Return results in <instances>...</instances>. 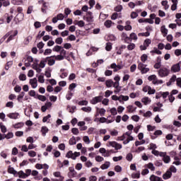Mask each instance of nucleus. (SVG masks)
Returning <instances> with one entry per match:
<instances>
[{"instance_id":"f257e3e1","label":"nucleus","mask_w":181,"mask_h":181,"mask_svg":"<svg viewBox=\"0 0 181 181\" xmlns=\"http://www.w3.org/2000/svg\"><path fill=\"white\" fill-rule=\"evenodd\" d=\"M148 81H152L154 85L163 84V81L162 79L158 80L156 75H151L148 77Z\"/></svg>"},{"instance_id":"f03ea898","label":"nucleus","mask_w":181,"mask_h":181,"mask_svg":"<svg viewBox=\"0 0 181 181\" xmlns=\"http://www.w3.org/2000/svg\"><path fill=\"white\" fill-rule=\"evenodd\" d=\"M169 73H170V70L168 69V68H160L158 70V76L160 77H167V76H169Z\"/></svg>"},{"instance_id":"7ed1b4c3","label":"nucleus","mask_w":181,"mask_h":181,"mask_svg":"<svg viewBox=\"0 0 181 181\" xmlns=\"http://www.w3.org/2000/svg\"><path fill=\"white\" fill-rule=\"evenodd\" d=\"M83 21H86L88 23L94 22V16H93V13L91 11H87L86 16H83Z\"/></svg>"},{"instance_id":"20e7f679","label":"nucleus","mask_w":181,"mask_h":181,"mask_svg":"<svg viewBox=\"0 0 181 181\" xmlns=\"http://www.w3.org/2000/svg\"><path fill=\"white\" fill-rule=\"evenodd\" d=\"M54 55H52L51 57H47L45 58V60L48 64V66H53L54 65V63H56V59L54 58Z\"/></svg>"},{"instance_id":"39448f33","label":"nucleus","mask_w":181,"mask_h":181,"mask_svg":"<svg viewBox=\"0 0 181 181\" xmlns=\"http://www.w3.org/2000/svg\"><path fill=\"white\" fill-rule=\"evenodd\" d=\"M160 156L163 158L164 163H169L170 162V156L166 155V152H160Z\"/></svg>"},{"instance_id":"423d86ee","label":"nucleus","mask_w":181,"mask_h":181,"mask_svg":"<svg viewBox=\"0 0 181 181\" xmlns=\"http://www.w3.org/2000/svg\"><path fill=\"white\" fill-rule=\"evenodd\" d=\"M102 101H103V96L99 95V96L93 98V99L90 100V104L95 105V104H97L98 103H101Z\"/></svg>"},{"instance_id":"0eeeda50","label":"nucleus","mask_w":181,"mask_h":181,"mask_svg":"<svg viewBox=\"0 0 181 181\" xmlns=\"http://www.w3.org/2000/svg\"><path fill=\"white\" fill-rule=\"evenodd\" d=\"M180 66H181V61L176 64L173 65L171 67V71H173V73H177L180 70Z\"/></svg>"},{"instance_id":"6e6552de","label":"nucleus","mask_w":181,"mask_h":181,"mask_svg":"<svg viewBox=\"0 0 181 181\" xmlns=\"http://www.w3.org/2000/svg\"><path fill=\"white\" fill-rule=\"evenodd\" d=\"M17 11L18 12V14L16 16V19L19 21V16H21L20 21L23 20V13H22L23 11V8L22 7H18Z\"/></svg>"},{"instance_id":"1a4fd4ad","label":"nucleus","mask_w":181,"mask_h":181,"mask_svg":"<svg viewBox=\"0 0 181 181\" xmlns=\"http://www.w3.org/2000/svg\"><path fill=\"white\" fill-rule=\"evenodd\" d=\"M60 72L62 74L60 75L61 78H66L69 76V71H67L66 69H61Z\"/></svg>"},{"instance_id":"9d476101","label":"nucleus","mask_w":181,"mask_h":181,"mask_svg":"<svg viewBox=\"0 0 181 181\" xmlns=\"http://www.w3.org/2000/svg\"><path fill=\"white\" fill-rule=\"evenodd\" d=\"M7 117L11 119H18L19 117V113L18 112H13L7 115Z\"/></svg>"},{"instance_id":"9b49d317","label":"nucleus","mask_w":181,"mask_h":181,"mask_svg":"<svg viewBox=\"0 0 181 181\" xmlns=\"http://www.w3.org/2000/svg\"><path fill=\"white\" fill-rule=\"evenodd\" d=\"M30 84L33 88H36L37 87V79L36 78L30 79Z\"/></svg>"},{"instance_id":"f8f14e48","label":"nucleus","mask_w":181,"mask_h":181,"mask_svg":"<svg viewBox=\"0 0 181 181\" xmlns=\"http://www.w3.org/2000/svg\"><path fill=\"white\" fill-rule=\"evenodd\" d=\"M172 177V172L170 170H167L165 174L163 175V178L164 180H168V179H170Z\"/></svg>"},{"instance_id":"ddd939ff","label":"nucleus","mask_w":181,"mask_h":181,"mask_svg":"<svg viewBox=\"0 0 181 181\" xmlns=\"http://www.w3.org/2000/svg\"><path fill=\"white\" fill-rule=\"evenodd\" d=\"M3 6H9L11 5V2H9V0H0V8H2Z\"/></svg>"},{"instance_id":"4468645a","label":"nucleus","mask_w":181,"mask_h":181,"mask_svg":"<svg viewBox=\"0 0 181 181\" xmlns=\"http://www.w3.org/2000/svg\"><path fill=\"white\" fill-rule=\"evenodd\" d=\"M48 5H49V3L47 2H45L42 4L41 8V12H42V13H47L46 11H47Z\"/></svg>"},{"instance_id":"2eb2a0df","label":"nucleus","mask_w":181,"mask_h":181,"mask_svg":"<svg viewBox=\"0 0 181 181\" xmlns=\"http://www.w3.org/2000/svg\"><path fill=\"white\" fill-rule=\"evenodd\" d=\"M18 175V177L21 179H26V177H28V176H29V175L24 173L23 171L21 170L18 173H17Z\"/></svg>"},{"instance_id":"dca6fc26","label":"nucleus","mask_w":181,"mask_h":181,"mask_svg":"<svg viewBox=\"0 0 181 181\" xmlns=\"http://www.w3.org/2000/svg\"><path fill=\"white\" fill-rule=\"evenodd\" d=\"M41 132H42V136H46V134L49 132V129L47 128V127L43 126L41 128Z\"/></svg>"},{"instance_id":"f3484780","label":"nucleus","mask_w":181,"mask_h":181,"mask_svg":"<svg viewBox=\"0 0 181 181\" xmlns=\"http://www.w3.org/2000/svg\"><path fill=\"white\" fill-rule=\"evenodd\" d=\"M25 123L23 122H18L13 125L15 129H19L20 128H23Z\"/></svg>"},{"instance_id":"a211bd4d","label":"nucleus","mask_w":181,"mask_h":181,"mask_svg":"<svg viewBox=\"0 0 181 181\" xmlns=\"http://www.w3.org/2000/svg\"><path fill=\"white\" fill-rule=\"evenodd\" d=\"M18 35V30H15L14 31V34L13 35H11L7 39L6 42L7 43L11 42V40H13V39H15V36H16Z\"/></svg>"},{"instance_id":"6ab92c4d","label":"nucleus","mask_w":181,"mask_h":181,"mask_svg":"<svg viewBox=\"0 0 181 181\" xmlns=\"http://www.w3.org/2000/svg\"><path fill=\"white\" fill-rule=\"evenodd\" d=\"M113 84H114V81L111 79H108L105 81V86H106V87H107L109 88L110 87H112Z\"/></svg>"},{"instance_id":"aec40b11","label":"nucleus","mask_w":181,"mask_h":181,"mask_svg":"<svg viewBox=\"0 0 181 181\" xmlns=\"http://www.w3.org/2000/svg\"><path fill=\"white\" fill-rule=\"evenodd\" d=\"M60 55L63 56L64 58L68 59H69V56H67V51H66L64 49H62L60 51Z\"/></svg>"},{"instance_id":"412c9836","label":"nucleus","mask_w":181,"mask_h":181,"mask_svg":"<svg viewBox=\"0 0 181 181\" xmlns=\"http://www.w3.org/2000/svg\"><path fill=\"white\" fill-rule=\"evenodd\" d=\"M154 136H151V139H156L158 135H162V132L160 130H157L153 134Z\"/></svg>"},{"instance_id":"4be33fe9","label":"nucleus","mask_w":181,"mask_h":181,"mask_svg":"<svg viewBox=\"0 0 181 181\" xmlns=\"http://www.w3.org/2000/svg\"><path fill=\"white\" fill-rule=\"evenodd\" d=\"M141 103H143L144 105H148V104L151 103V100H149V98L145 97L141 99Z\"/></svg>"},{"instance_id":"5701e85b","label":"nucleus","mask_w":181,"mask_h":181,"mask_svg":"<svg viewBox=\"0 0 181 181\" xmlns=\"http://www.w3.org/2000/svg\"><path fill=\"white\" fill-rule=\"evenodd\" d=\"M110 162L109 161H106L105 163L103 164L100 166V169H103V170H104L105 169H108L110 168Z\"/></svg>"},{"instance_id":"b1692460","label":"nucleus","mask_w":181,"mask_h":181,"mask_svg":"<svg viewBox=\"0 0 181 181\" xmlns=\"http://www.w3.org/2000/svg\"><path fill=\"white\" fill-rule=\"evenodd\" d=\"M105 50H107V52H111V50H112V43L107 42L106 47H105Z\"/></svg>"},{"instance_id":"393cba45","label":"nucleus","mask_w":181,"mask_h":181,"mask_svg":"<svg viewBox=\"0 0 181 181\" xmlns=\"http://www.w3.org/2000/svg\"><path fill=\"white\" fill-rule=\"evenodd\" d=\"M46 63H47V61H46V58L43 59L42 60L40 61V63L39 64V67H40L41 69H45V67L46 66Z\"/></svg>"},{"instance_id":"a878e982","label":"nucleus","mask_w":181,"mask_h":181,"mask_svg":"<svg viewBox=\"0 0 181 181\" xmlns=\"http://www.w3.org/2000/svg\"><path fill=\"white\" fill-rule=\"evenodd\" d=\"M160 31L163 33L164 37L168 35V29H166L165 25L161 26Z\"/></svg>"},{"instance_id":"bb28decb","label":"nucleus","mask_w":181,"mask_h":181,"mask_svg":"<svg viewBox=\"0 0 181 181\" xmlns=\"http://www.w3.org/2000/svg\"><path fill=\"white\" fill-rule=\"evenodd\" d=\"M8 173H11V175H16V173H18V171H16L15 168L9 166V168H8Z\"/></svg>"},{"instance_id":"cd10ccee","label":"nucleus","mask_w":181,"mask_h":181,"mask_svg":"<svg viewBox=\"0 0 181 181\" xmlns=\"http://www.w3.org/2000/svg\"><path fill=\"white\" fill-rule=\"evenodd\" d=\"M54 176L55 177H60L61 178L60 181H63V180L64 179V177L62 176V173L59 171L54 173Z\"/></svg>"},{"instance_id":"c85d7f7f","label":"nucleus","mask_w":181,"mask_h":181,"mask_svg":"<svg viewBox=\"0 0 181 181\" xmlns=\"http://www.w3.org/2000/svg\"><path fill=\"white\" fill-rule=\"evenodd\" d=\"M66 158H68L69 159H73V158H74V154L73 153L72 151H69L67 152V153L66 154Z\"/></svg>"},{"instance_id":"c756f323","label":"nucleus","mask_w":181,"mask_h":181,"mask_svg":"<svg viewBox=\"0 0 181 181\" xmlns=\"http://www.w3.org/2000/svg\"><path fill=\"white\" fill-rule=\"evenodd\" d=\"M97 111H98V112L101 117H104V115H105V109H104V108L100 109L98 107Z\"/></svg>"},{"instance_id":"7c9ffc66","label":"nucleus","mask_w":181,"mask_h":181,"mask_svg":"<svg viewBox=\"0 0 181 181\" xmlns=\"http://www.w3.org/2000/svg\"><path fill=\"white\" fill-rule=\"evenodd\" d=\"M150 180L151 181H159V180H160V177H158V176H156L155 175H152L150 177Z\"/></svg>"},{"instance_id":"2f4dec72","label":"nucleus","mask_w":181,"mask_h":181,"mask_svg":"<svg viewBox=\"0 0 181 181\" xmlns=\"http://www.w3.org/2000/svg\"><path fill=\"white\" fill-rule=\"evenodd\" d=\"M4 138H6V139H11L13 138V133L8 132V134H4Z\"/></svg>"},{"instance_id":"473e14b6","label":"nucleus","mask_w":181,"mask_h":181,"mask_svg":"<svg viewBox=\"0 0 181 181\" xmlns=\"http://www.w3.org/2000/svg\"><path fill=\"white\" fill-rule=\"evenodd\" d=\"M63 49V47H62V46L60 45H56L54 47V48L52 49L53 52H61L62 49Z\"/></svg>"},{"instance_id":"72a5a7b5","label":"nucleus","mask_w":181,"mask_h":181,"mask_svg":"<svg viewBox=\"0 0 181 181\" xmlns=\"http://www.w3.org/2000/svg\"><path fill=\"white\" fill-rule=\"evenodd\" d=\"M150 53H156V54H162V51L158 49V48L154 47L153 50H151Z\"/></svg>"},{"instance_id":"f704fd0d","label":"nucleus","mask_w":181,"mask_h":181,"mask_svg":"<svg viewBox=\"0 0 181 181\" xmlns=\"http://www.w3.org/2000/svg\"><path fill=\"white\" fill-rule=\"evenodd\" d=\"M124 49H127L126 45H122L117 52V54H122V50H124Z\"/></svg>"},{"instance_id":"c9c22d12","label":"nucleus","mask_w":181,"mask_h":181,"mask_svg":"<svg viewBox=\"0 0 181 181\" xmlns=\"http://www.w3.org/2000/svg\"><path fill=\"white\" fill-rule=\"evenodd\" d=\"M36 98H38L40 100V101H42V102L46 101V96H45V95L37 94Z\"/></svg>"},{"instance_id":"e433bc0d","label":"nucleus","mask_w":181,"mask_h":181,"mask_svg":"<svg viewBox=\"0 0 181 181\" xmlns=\"http://www.w3.org/2000/svg\"><path fill=\"white\" fill-rule=\"evenodd\" d=\"M127 110H128V112L131 113V112H135V110H136V107L134 108L133 105H129L127 106Z\"/></svg>"},{"instance_id":"4c0bfd02","label":"nucleus","mask_w":181,"mask_h":181,"mask_svg":"<svg viewBox=\"0 0 181 181\" xmlns=\"http://www.w3.org/2000/svg\"><path fill=\"white\" fill-rule=\"evenodd\" d=\"M130 39L132 40H138V36L136 35V34L135 33H132L130 34Z\"/></svg>"},{"instance_id":"58836bf2","label":"nucleus","mask_w":181,"mask_h":181,"mask_svg":"<svg viewBox=\"0 0 181 181\" xmlns=\"http://www.w3.org/2000/svg\"><path fill=\"white\" fill-rule=\"evenodd\" d=\"M152 43V40H151V39H146L144 40V45L146 47H149V45H151Z\"/></svg>"},{"instance_id":"ea45409f","label":"nucleus","mask_w":181,"mask_h":181,"mask_svg":"<svg viewBox=\"0 0 181 181\" xmlns=\"http://www.w3.org/2000/svg\"><path fill=\"white\" fill-rule=\"evenodd\" d=\"M132 179H139L141 177V173L139 172L132 174Z\"/></svg>"},{"instance_id":"a19ab883","label":"nucleus","mask_w":181,"mask_h":181,"mask_svg":"<svg viewBox=\"0 0 181 181\" xmlns=\"http://www.w3.org/2000/svg\"><path fill=\"white\" fill-rule=\"evenodd\" d=\"M146 64H144L142 62L139 63L137 69L140 70V71L144 69V67H146Z\"/></svg>"},{"instance_id":"79ce46f5","label":"nucleus","mask_w":181,"mask_h":181,"mask_svg":"<svg viewBox=\"0 0 181 181\" xmlns=\"http://www.w3.org/2000/svg\"><path fill=\"white\" fill-rule=\"evenodd\" d=\"M76 137L72 136L70 139H69V145H76Z\"/></svg>"},{"instance_id":"37998d69","label":"nucleus","mask_w":181,"mask_h":181,"mask_svg":"<svg viewBox=\"0 0 181 181\" xmlns=\"http://www.w3.org/2000/svg\"><path fill=\"white\" fill-rule=\"evenodd\" d=\"M0 129L3 134H5V132H6V127L5 125H3L2 122L0 123Z\"/></svg>"},{"instance_id":"c03bdc74","label":"nucleus","mask_w":181,"mask_h":181,"mask_svg":"<svg viewBox=\"0 0 181 181\" xmlns=\"http://www.w3.org/2000/svg\"><path fill=\"white\" fill-rule=\"evenodd\" d=\"M28 94L30 97L37 98L36 92L34 90H31L28 92Z\"/></svg>"},{"instance_id":"a18cd8bd","label":"nucleus","mask_w":181,"mask_h":181,"mask_svg":"<svg viewBox=\"0 0 181 181\" xmlns=\"http://www.w3.org/2000/svg\"><path fill=\"white\" fill-rule=\"evenodd\" d=\"M81 110L84 111V112H91V107H83Z\"/></svg>"},{"instance_id":"49530a36","label":"nucleus","mask_w":181,"mask_h":181,"mask_svg":"<svg viewBox=\"0 0 181 181\" xmlns=\"http://www.w3.org/2000/svg\"><path fill=\"white\" fill-rule=\"evenodd\" d=\"M54 59L55 60H58V61H60V60H64V57L63 55H61V54L59 55H54Z\"/></svg>"},{"instance_id":"de8ad7c7","label":"nucleus","mask_w":181,"mask_h":181,"mask_svg":"<svg viewBox=\"0 0 181 181\" xmlns=\"http://www.w3.org/2000/svg\"><path fill=\"white\" fill-rule=\"evenodd\" d=\"M55 43H57V45H62L63 43V38H62V37H57L55 40Z\"/></svg>"},{"instance_id":"09e8293b","label":"nucleus","mask_w":181,"mask_h":181,"mask_svg":"<svg viewBox=\"0 0 181 181\" xmlns=\"http://www.w3.org/2000/svg\"><path fill=\"white\" fill-rule=\"evenodd\" d=\"M141 60L143 63H145L148 60V55L146 54L141 55Z\"/></svg>"},{"instance_id":"8fccbe9b","label":"nucleus","mask_w":181,"mask_h":181,"mask_svg":"<svg viewBox=\"0 0 181 181\" xmlns=\"http://www.w3.org/2000/svg\"><path fill=\"white\" fill-rule=\"evenodd\" d=\"M14 91L16 93H21V91H22V87H21L19 85H16L14 88Z\"/></svg>"},{"instance_id":"3c124183","label":"nucleus","mask_w":181,"mask_h":181,"mask_svg":"<svg viewBox=\"0 0 181 181\" xmlns=\"http://www.w3.org/2000/svg\"><path fill=\"white\" fill-rule=\"evenodd\" d=\"M76 87H77V85L74 83H72L69 85V90H70V91H73Z\"/></svg>"},{"instance_id":"603ef678","label":"nucleus","mask_w":181,"mask_h":181,"mask_svg":"<svg viewBox=\"0 0 181 181\" xmlns=\"http://www.w3.org/2000/svg\"><path fill=\"white\" fill-rule=\"evenodd\" d=\"M11 4H13V5H21L22 0H11Z\"/></svg>"},{"instance_id":"864d4df0","label":"nucleus","mask_w":181,"mask_h":181,"mask_svg":"<svg viewBox=\"0 0 181 181\" xmlns=\"http://www.w3.org/2000/svg\"><path fill=\"white\" fill-rule=\"evenodd\" d=\"M112 25V21L111 20H107L105 22V26L106 28H110Z\"/></svg>"},{"instance_id":"5fc2aeb1","label":"nucleus","mask_w":181,"mask_h":181,"mask_svg":"<svg viewBox=\"0 0 181 181\" xmlns=\"http://www.w3.org/2000/svg\"><path fill=\"white\" fill-rule=\"evenodd\" d=\"M151 35V33L149 32H146V33H140L138 34V36H145V37H148V36H149Z\"/></svg>"},{"instance_id":"6e6d98bb","label":"nucleus","mask_w":181,"mask_h":181,"mask_svg":"<svg viewBox=\"0 0 181 181\" xmlns=\"http://www.w3.org/2000/svg\"><path fill=\"white\" fill-rule=\"evenodd\" d=\"M156 148H158V146H156V144H155L153 143H151L150 147L148 148V149H150V151H153V150L156 149Z\"/></svg>"},{"instance_id":"4d7b16f0","label":"nucleus","mask_w":181,"mask_h":181,"mask_svg":"<svg viewBox=\"0 0 181 181\" xmlns=\"http://www.w3.org/2000/svg\"><path fill=\"white\" fill-rule=\"evenodd\" d=\"M117 39V37H115V36H114V35H110L107 37V40H110L111 42H114Z\"/></svg>"},{"instance_id":"13d9d810","label":"nucleus","mask_w":181,"mask_h":181,"mask_svg":"<svg viewBox=\"0 0 181 181\" xmlns=\"http://www.w3.org/2000/svg\"><path fill=\"white\" fill-rule=\"evenodd\" d=\"M18 78L21 81H25L26 80V76L25 75V74H20Z\"/></svg>"},{"instance_id":"bf43d9fd","label":"nucleus","mask_w":181,"mask_h":181,"mask_svg":"<svg viewBox=\"0 0 181 181\" xmlns=\"http://www.w3.org/2000/svg\"><path fill=\"white\" fill-rule=\"evenodd\" d=\"M78 105H88V101L81 100L78 103Z\"/></svg>"},{"instance_id":"052dcab7","label":"nucleus","mask_w":181,"mask_h":181,"mask_svg":"<svg viewBox=\"0 0 181 181\" xmlns=\"http://www.w3.org/2000/svg\"><path fill=\"white\" fill-rule=\"evenodd\" d=\"M160 94H161V97H163V98H168V95H169V92L167 91V92H160Z\"/></svg>"},{"instance_id":"680f3d73","label":"nucleus","mask_w":181,"mask_h":181,"mask_svg":"<svg viewBox=\"0 0 181 181\" xmlns=\"http://www.w3.org/2000/svg\"><path fill=\"white\" fill-rule=\"evenodd\" d=\"M38 81L39 83H45V76H43V75H40L38 76Z\"/></svg>"},{"instance_id":"e2e57ef3","label":"nucleus","mask_w":181,"mask_h":181,"mask_svg":"<svg viewBox=\"0 0 181 181\" xmlns=\"http://www.w3.org/2000/svg\"><path fill=\"white\" fill-rule=\"evenodd\" d=\"M110 112L112 115H117V114H118V112H117V108L115 107H112V109H110Z\"/></svg>"},{"instance_id":"0e129e2a","label":"nucleus","mask_w":181,"mask_h":181,"mask_svg":"<svg viewBox=\"0 0 181 181\" xmlns=\"http://www.w3.org/2000/svg\"><path fill=\"white\" fill-rule=\"evenodd\" d=\"M132 158H133V156H132V153H128L126 156V159L127 160H129V162H131V160H132Z\"/></svg>"},{"instance_id":"69168bd1","label":"nucleus","mask_w":181,"mask_h":181,"mask_svg":"<svg viewBox=\"0 0 181 181\" xmlns=\"http://www.w3.org/2000/svg\"><path fill=\"white\" fill-rule=\"evenodd\" d=\"M127 49H128V50H134V49H135V45L134 43H130L127 46Z\"/></svg>"},{"instance_id":"338daca9","label":"nucleus","mask_w":181,"mask_h":181,"mask_svg":"<svg viewBox=\"0 0 181 181\" xmlns=\"http://www.w3.org/2000/svg\"><path fill=\"white\" fill-rule=\"evenodd\" d=\"M147 168L148 169H151L152 171L155 170V166H153V163H149L148 165H147Z\"/></svg>"},{"instance_id":"774afa93","label":"nucleus","mask_w":181,"mask_h":181,"mask_svg":"<svg viewBox=\"0 0 181 181\" xmlns=\"http://www.w3.org/2000/svg\"><path fill=\"white\" fill-rule=\"evenodd\" d=\"M115 12H121L122 11V6L119 5L115 8Z\"/></svg>"}]
</instances>
